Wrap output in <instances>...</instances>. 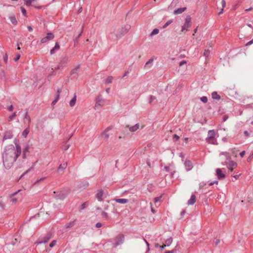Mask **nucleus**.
Returning a JSON list of instances; mask_svg holds the SVG:
<instances>
[{
    "mask_svg": "<svg viewBox=\"0 0 253 253\" xmlns=\"http://www.w3.org/2000/svg\"><path fill=\"white\" fill-rule=\"evenodd\" d=\"M16 149L13 145L7 147L2 154L3 165L8 169L11 168L13 163L21 153V146L15 141Z\"/></svg>",
    "mask_w": 253,
    "mask_h": 253,
    "instance_id": "f257e3e1",
    "label": "nucleus"
},
{
    "mask_svg": "<svg viewBox=\"0 0 253 253\" xmlns=\"http://www.w3.org/2000/svg\"><path fill=\"white\" fill-rule=\"evenodd\" d=\"M219 156L220 157L221 164L226 166L229 170L232 171L237 167V164L231 160V154L230 153L221 152Z\"/></svg>",
    "mask_w": 253,
    "mask_h": 253,
    "instance_id": "f03ea898",
    "label": "nucleus"
},
{
    "mask_svg": "<svg viewBox=\"0 0 253 253\" xmlns=\"http://www.w3.org/2000/svg\"><path fill=\"white\" fill-rule=\"evenodd\" d=\"M130 28L129 25H126L124 27L118 28V29H112V31L108 35V37L113 40H118L121 39L126 33L128 32Z\"/></svg>",
    "mask_w": 253,
    "mask_h": 253,
    "instance_id": "7ed1b4c3",
    "label": "nucleus"
},
{
    "mask_svg": "<svg viewBox=\"0 0 253 253\" xmlns=\"http://www.w3.org/2000/svg\"><path fill=\"white\" fill-rule=\"evenodd\" d=\"M52 237V235L50 233H47L44 236L40 237L37 241L36 242V244H41L42 243H47Z\"/></svg>",
    "mask_w": 253,
    "mask_h": 253,
    "instance_id": "20e7f679",
    "label": "nucleus"
},
{
    "mask_svg": "<svg viewBox=\"0 0 253 253\" xmlns=\"http://www.w3.org/2000/svg\"><path fill=\"white\" fill-rule=\"evenodd\" d=\"M191 18L189 15L187 16L185 18V23L182 27L181 31H187L191 26Z\"/></svg>",
    "mask_w": 253,
    "mask_h": 253,
    "instance_id": "39448f33",
    "label": "nucleus"
},
{
    "mask_svg": "<svg viewBox=\"0 0 253 253\" xmlns=\"http://www.w3.org/2000/svg\"><path fill=\"white\" fill-rule=\"evenodd\" d=\"M105 101L101 95H98L96 99V104L94 106L95 109H97L98 107L104 106Z\"/></svg>",
    "mask_w": 253,
    "mask_h": 253,
    "instance_id": "423d86ee",
    "label": "nucleus"
},
{
    "mask_svg": "<svg viewBox=\"0 0 253 253\" xmlns=\"http://www.w3.org/2000/svg\"><path fill=\"white\" fill-rule=\"evenodd\" d=\"M116 242L115 243V247H117V246L122 244L125 240V236L123 234L118 235L115 239Z\"/></svg>",
    "mask_w": 253,
    "mask_h": 253,
    "instance_id": "0eeeda50",
    "label": "nucleus"
},
{
    "mask_svg": "<svg viewBox=\"0 0 253 253\" xmlns=\"http://www.w3.org/2000/svg\"><path fill=\"white\" fill-rule=\"evenodd\" d=\"M69 192L70 191L69 190H64L58 193L56 196V198L60 200H64L68 195Z\"/></svg>",
    "mask_w": 253,
    "mask_h": 253,
    "instance_id": "6e6552de",
    "label": "nucleus"
},
{
    "mask_svg": "<svg viewBox=\"0 0 253 253\" xmlns=\"http://www.w3.org/2000/svg\"><path fill=\"white\" fill-rule=\"evenodd\" d=\"M112 126H110L107 127L104 131L101 134L99 138L101 139H104L106 140H108V139L109 137V135L108 133V132L112 129Z\"/></svg>",
    "mask_w": 253,
    "mask_h": 253,
    "instance_id": "1a4fd4ad",
    "label": "nucleus"
},
{
    "mask_svg": "<svg viewBox=\"0 0 253 253\" xmlns=\"http://www.w3.org/2000/svg\"><path fill=\"white\" fill-rule=\"evenodd\" d=\"M54 38V35L53 33H50V32L48 33L47 34V35L45 37H44L41 39V42L42 43H45V42H47L48 41L53 39Z\"/></svg>",
    "mask_w": 253,
    "mask_h": 253,
    "instance_id": "9d476101",
    "label": "nucleus"
},
{
    "mask_svg": "<svg viewBox=\"0 0 253 253\" xmlns=\"http://www.w3.org/2000/svg\"><path fill=\"white\" fill-rule=\"evenodd\" d=\"M69 62V60L68 58H63L59 63L58 66L55 68V70H58L63 68Z\"/></svg>",
    "mask_w": 253,
    "mask_h": 253,
    "instance_id": "9b49d317",
    "label": "nucleus"
},
{
    "mask_svg": "<svg viewBox=\"0 0 253 253\" xmlns=\"http://www.w3.org/2000/svg\"><path fill=\"white\" fill-rule=\"evenodd\" d=\"M80 69V65H77L74 69H73L70 72L71 76L76 77L78 75V73Z\"/></svg>",
    "mask_w": 253,
    "mask_h": 253,
    "instance_id": "f8f14e48",
    "label": "nucleus"
},
{
    "mask_svg": "<svg viewBox=\"0 0 253 253\" xmlns=\"http://www.w3.org/2000/svg\"><path fill=\"white\" fill-rule=\"evenodd\" d=\"M216 175L219 179H223L225 177V174L222 172V169L219 168L216 169Z\"/></svg>",
    "mask_w": 253,
    "mask_h": 253,
    "instance_id": "ddd939ff",
    "label": "nucleus"
},
{
    "mask_svg": "<svg viewBox=\"0 0 253 253\" xmlns=\"http://www.w3.org/2000/svg\"><path fill=\"white\" fill-rule=\"evenodd\" d=\"M20 191V190H19L12 194L10 197V201L11 202L14 204L17 202L18 198L15 197V196Z\"/></svg>",
    "mask_w": 253,
    "mask_h": 253,
    "instance_id": "4468645a",
    "label": "nucleus"
},
{
    "mask_svg": "<svg viewBox=\"0 0 253 253\" xmlns=\"http://www.w3.org/2000/svg\"><path fill=\"white\" fill-rule=\"evenodd\" d=\"M184 165L186 168V169L188 171L191 169L192 168H193L192 164L191 162L189 160L185 161L184 163Z\"/></svg>",
    "mask_w": 253,
    "mask_h": 253,
    "instance_id": "2eb2a0df",
    "label": "nucleus"
},
{
    "mask_svg": "<svg viewBox=\"0 0 253 253\" xmlns=\"http://www.w3.org/2000/svg\"><path fill=\"white\" fill-rule=\"evenodd\" d=\"M215 135L216 133L214 130H210L208 131V136L207 138H209L210 139L215 138Z\"/></svg>",
    "mask_w": 253,
    "mask_h": 253,
    "instance_id": "dca6fc26",
    "label": "nucleus"
},
{
    "mask_svg": "<svg viewBox=\"0 0 253 253\" xmlns=\"http://www.w3.org/2000/svg\"><path fill=\"white\" fill-rule=\"evenodd\" d=\"M102 196H103L102 190H98L97 194H96V197L97 199V200L100 202L102 201L103 200Z\"/></svg>",
    "mask_w": 253,
    "mask_h": 253,
    "instance_id": "f3484780",
    "label": "nucleus"
},
{
    "mask_svg": "<svg viewBox=\"0 0 253 253\" xmlns=\"http://www.w3.org/2000/svg\"><path fill=\"white\" fill-rule=\"evenodd\" d=\"M186 9V7H180V8H177L176 9H175L173 11V13L174 14H181V13H183Z\"/></svg>",
    "mask_w": 253,
    "mask_h": 253,
    "instance_id": "a211bd4d",
    "label": "nucleus"
},
{
    "mask_svg": "<svg viewBox=\"0 0 253 253\" xmlns=\"http://www.w3.org/2000/svg\"><path fill=\"white\" fill-rule=\"evenodd\" d=\"M196 202V196L195 195H192L190 199L188 201V204L189 205H193Z\"/></svg>",
    "mask_w": 253,
    "mask_h": 253,
    "instance_id": "6ab92c4d",
    "label": "nucleus"
},
{
    "mask_svg": "<svg viewBox=\"0 0 253 253\" xmlns=\"http://www.w3.org/2000/svg\"><path fill=\"white\" fill-rule=\"evenodd\" d=\"M60 48V45L58 42H56L54 47L51 49L50 51V54H53L56 50H59Z\"/></svg>",
    "mask_w": 253,
    "mask_h": 253,
    "instance_id": "aec40b11",
    "label": "nucleus"
},
{
    "mask_svg": "<svg viewBox=\"0 0 253 253\" xmlns=\"http://www.w3.org/2000/svg\"><path fill=\"white\" fill-rule=\"evenodd\" d=\"M61 92V89H58L57 90L56 96L55 99L52 102V103H51L52 105H55L57 103V102L58 101V100L59 99L60 94Z\"/></svg>",
    "mask_w": 253,
    "mask_h": 253,
    "instance_id": "412c9836",
    "label": "nucleus"
},
{
    "mask_svg": "<svg viewBox=\"0 0 253 253\" xmlns=\"http://www.w3.org/2000/svg\"><path fill=\"white\" fill-rule=\"evenodd\" d=\"M67 166V162H64L62 164H61L59 166L58 168V170H63L65 169Z\"/></svg>",
    "mask_w": 253,
    "mask_h": 253,
    "instance_id": "4be33fe9",
    "label": "nucleus"
},
{
    "mask_svg": "<svg viewBox=\"0 0 253 253\" xmlns=\"http://www.w3.org/2000/svg\"><path fill=\"white\" fill-rule=\"evenodd\" d=\"M115 201L118 203L124 204L128 202V200L126 199H115Z\"/></svg>",
    "mask_w": 253,
    "mask_h": 253,
    "instance_id": "5701e85b",
    "label": "nucleus"
},
{
    "mask_svg": "<svg viewBox=\"0 0 253 253\" xmlns=\"http://www.w3.org/2000/svg\"><path fill=\"white\" fill-rule=\"evenodd\" d=\"M139 124H136L134 126L129 127V129L131 132H134L139 128Z\"/></svg>",
    "mask_w": 253,
    "mask_h": 253,
    "instance_id": "b1692460",
    "label": "nucleus"
},
{
    "mask_svg": "<svg viewBox=\"0 0 253 253\" xmlns=\"http://www.w3.org/2000/svg\"><path fill=\"white\" fill-rule=\"evenodd\" d=\"M206 140L210 144H214V145H217L218 144L217 140H216V139L215 138H212V139H209V138H206Z\"/></svg>",
    "mask_w": 253,
    "mask_h": 253,
    "instance_id": "393cba45",
    "label": "nucleus"
},
{
    "mask_svg": "<svg viewBox=\"0 0 253 253\" xmlns=\"http://www.w3.org/2000/svg\"><path fill=\"white\" fill-rule=\"evenodd\" d=\"M211 97L213 99L219 100L220 99V96L216 91H214L211 93Z\"/></svg>",
    "mask_w": 253,
    "mask_h": 253,
    "instance_id": "a878e982",
    "label": "nucleus"
},
{
    "mask_svg": "<svg viewBox=\"0 0 253 253\" xmlns=\"http://www.w3.org/2000/svg\"><path fill=\"white\" fill-rule=\"evenodd\" d=\"M76 102V95H75L74 97L70 100L69 105L71 107H73L75 105Z\"/></svg>",
    "mask_w": 253,
    "mask_h": 253,
    "instance_id": "bb28decb",
    "label": "nucleus"
},
{
    "mask_svg": "<svg viewBox=\"0 0 253 253\" xmlns=\"http://www.w3.org/2000/svg\"><path fill=\"white\" fill-rule=\"evenodd\" d=\"M154 61V59L153 58H151V59H150L147 62H146V63H145V65L144 66V68H147V66H149V65H150V67H151L152 66V63Z\"/></svg>",
    "mask_w": 253,
    "mask_h": 253,
    "instance_id": "cd10ccee",
    "label": "nucleus"
},
{
    "mask_svg": "<svg viewBox=\"0 0 253 253\" xmlns=\"http://www.w3.org/2000/svg\"><path fill=\"white\" fill-rule=\"evenodd\" d=\"M221 5H222V8L221 9V10L218 12V14L220 15L223 12V8L226 5V1L224 0H222L221 2Z\"/></svg>",
    "mask_w": 253,
    "mask_h": 253,
    "instance_id": "c85d7f7f",
    "label": "nucleus"
},
{
    "mask_svg": "<svg viewBox=\"0 0 253 253\" xmlns=\"http://www.w3.org/2000/svg\"><path fill=\"white\" fill-rule=\"evenodd\" d=\"M229 150L231 151V153L233 156L235 157L237 156V153L238 150H236L235 148L230 149Z\"/></svg>",
    "mask_w": 253,
    "mask_h": 253,
    "instance_id": "c756f323",
    "label": "nucleus"
},
{
    "mask_svg": "<svg viewBox=\"0 0 253 253\" xmlns=\"http://www.w3.org/2000/svg\"><path fill=\"white\" fill-rule=\"evenodd\" d=\"M172 242V237H170L165 241V245H166L167 246H169L171 245Z\"/></svg>",
    "mask_w": 253,
    "mask_h": 253,
    "instance_id": "7c9ffc66",
    "label": "nucleus"
},
{
    "mask_svg": "<svg viewBox=\"0 0 253 253\" xmlns=\"http://www.w3.org/2000/svg\"><path fill=\"white\" fill-rule=\"evenodd\" d=\"M10 20L11 22L13 24H14V25L17 24V21L16 20V18L15 17V16H11V17H10Z\"/></svg>",
    "mask_w": 253,
    "mask_h": 253,
    "instance_id": "2f4dec72",
    "label": "nucleus"
},
{
    "mask_svg": "<svg viewBox=\"0 0 253 253\" xmlns=\"http://www.w3.org/2000/svg\"><path fill=\"white\" fill-rule=\"evenodd\" d=\"M16 112H14L12 115H11V116H10L8 118V120L9 122H11L12 121L14 118L15 117H16Z\"/></svg>",
    "mask_w": 253,
    "mask_h": 253,
    "instance_id": "473e14b6",
    "label": "nucleus"
},
{
    "mask_svg": "<svg viewBox=\"0 0 253 253\" xmlns=\"http://www.w3.org/2000/svg\"><path fill=\"white\" fill-rule=\"evenodd\" d=\"M29 132V130L28 128H26L24 130V131L22 132V136L24 137H26L27 136V135L28 134Z\"/></svg>",
    "mask_w": 253,
    "mask_h": 253,
    "instance_id": "72a5a7b5",
    "label": "nucleus"
},
{
    "mask_svg": "<svg viewBox=\"0 0 253 253\" xmlns=\"http://www.w3.org/2000/svg\"><path fill=\"white\" fill-rule=\"evenodd\" d=\"M74 225V221H71L69 223L66 224L65 225V227L66 228H69V227H73Z\"/></svg>",
    "mask_w": 253,
    "mask_h": 253,
    "instance_id": "f704fd0d",
    "label": "nucleus"
},
{
    "mask_svg": "<svg viewBox=\"0 0 253 253\" xmlns=\"http://www.w3.org/2000/svg\"><path fill=\"white\" fill-rule=\"evenodd\" d=\"M24 120L28 121L29 123L31 122V118L28 115L27 112L25 114Z\"/></svg>",
    "mask_w": 253,
    "mask_h": 253,
    "instance_id": "c9c22d12",
    "label": "nucleus"
},
{
    "mask_svg": "<svg viewBox=\"0 0 253 253\" xmlns=\"http://www.w3.org/2000/svg\"><path fill=\"white\" fill-rule=\"evenodd\" d=\"M159 29H158L157 28H155L151 32V36H153V35H157V34H158L159 33Z\"/></svg>",
    "mask_w": 253,
    "mask_h": 253,
    "instance_id": "e433bc0d",
    "label": "nucleus"
},
{
    "mask_svg": "<svg viewBox=\"0 0 253 253\" xmlns=\"http://www.w3.org/2000/svg\"><path fill=\"white\" fill-rule=\"evenodd\" d=\"M34 169V166L32 167L31 168L25 171L23 174L21 175V178H22L24 175L27 174L28 172H29L31 170Z\"/></svg>",
    "mask_w": 253,
    "mask_h": 253,
    "instance_id": "4c0bfd02",
    "label": "nucleus"
},
{
    "mask_svg": "<svg viewBox=\"0 0 253 253\" xmlns=\"http://www.w3.org/2000/svg\"><path fill=\"white\" fill-rule=\"evenodd\" d=\"M200 100L204 103H206L208 102V98L206 96H203L200 98Z\"/></svg>",
    "mask_w": 253,
    "mask_h": 253,
    "instance_id": "58836bf2",
    "label": "nucleus"
},
{
    "mask_svg": "<svg viewBox=\"0 0 253 253\" xmlns=\"http://www.w3.org/2000/svg\"><path fill=\"white\" fill-rule=\"evenodd\" d=\"M210 54V50L209 49H205L204 52V55L208 57Z\"/></svg>",
    "mask_w": 253,
    "mask_h": 253,
    "instance_id": "ea45409f",
    "label": "nucleus"
},
{
    "mask_svg": "<svg viewBox=\"0 0 253 253\" xmlns=\"http://www.w3.org/2000/svg\"><path fill=\"white\" fill-rule=\"evenodd\" d=\"M45 178L44 177H42L39 179H38L36 182H35L34 185H38L39 183L41 181H42Z\"/></svg>",
    "mask_w": 253,
    "mask_h": 253,
    "instance_id": "a19ab883",
    "label": "nucleus"
},
{
    "mask_svg": "<svg viewBox=\"0 0 253 253\" xmlns=\"http://www.w3.org/2000/svg\"><path fill=\"white\" fill-rule=\"evenodd\" d=\"M88 206V204L86 202L84 203L83 204H82L80 210H82L86 208Z\"/></svg>",
    "mask_w": 253,
    "mask_h": 253,
    "instance_id": "79ce46f5",
    "label": "nucleus"
},
{
    "mask_svg": "<svg viewBox=\"0 0 253 253\" xmlns=\"http://www.w3.org/2000/svg\"><path fill=\"white\" fill-rule=\"evenodd\" d=\"M156 99V97L153 96V95H150V97H149V103L150 104L152 103V102L155 100Z\"/></svg>",
    "mask_w": 253,
    "mask_h": 253,
    "instance_id": "37998d69",
    "label": "nucleus"
},
{
    "mask_svg": "<svg viewBox=\"0 0 253 253\" xmlns=\"http://www.w3.org/2000/svg\"><path fill=\"white\" fill-rule=\"evenodd\" d=\"M112 82V77H108V78L106 80V83L110 84Z\"/></svg>",
    "mask_w": 253,
    "mask_h": 253,
    "instance_id": "c03bdc74",
    "label": "nucleus"
},
{
    "mask_svg": "<svg viewBox=\"0 0 253 253\" xmlns=\"http://www.w3.org/2000/svg\"><path fill=\"white\" fill-rule=\"evenodd\" d=\"M35 0H26L25 1V4L27 6H30L32 2L34 1Z\"/></svg>",
    "mask_w": 253,
    "mask_h": 253,
    "instance_id": "a18cd8bd",
    "label": "nucleus"
},
{
    "mask_svg": "<svg viewBox=\"0 0 253 253\" xmlns=\"http://www.w3.org/2000/svg\"><path fill=\"white\" fill-rule=\"evenodd\" d=\"M56 244V240H53L50 244H49V247L50 248L53 247Z\"/></svg>",
    "mask_w": 253,
    "mask_h": 253,
    "instance_id": "49530a36",
    "label": "nucleus"
},
{
    "mask_svg": "<svg viewBox=\"0 0 253 253\" xmlns=\"http://www.w3.org/2000/svg\"><path fill=\"white\" fill-rule=\"evenodd\" d=\"M101 215L104 217L106 219L108 218V213L105 211H102Z\"/></svg>",
    "mask_w": 253,
    "mask_h": 253,
    "instance_id": "de8ad7c7",
    "label": "nucleus"
},
{
    "mask_svg": "<svg viewBox=\"0 0 253 253\" xmlns=\"http://www.w3.org/2000/svg\"><path fill=\"white\" fill-rule=\"evenodd\" d=\"M253 159V152L252 154H251V155L248 158L247 161L248 162H250L252 159Z\"/></svg>",
    "mask_w": 253,
    "mask_h": 253,
    "instance_id": "09e8293b",
    "label": "nucleus"
},
{
    "mask_svg": "<svg viewBox=\"0 0 253 253\" xmlns=\"http://www.w3.org/2000/svg\"><path fill=\"white\" fill-rule=\"evenodd\" d=\"M172 23V21L171 20H169L168 21H167L165 24V25H164V28H166L167 26H168L170 24H171Z\"/></svg>",
    "mask_w": 253,
    "mask_h": 253,
    "instance_id": "8fccbe9b",
    "label": "nucleus"
},
{
    "mask_svg": "<svg viewBox=\"0 0 253 253\" xmlns=\"http://www.w3.org/2000/svg\"><path fill=\"white\" fill-rule=\"evenodd\" d=\"M21 12H22V14L24 16H26V9L24 7H21Z\"/></svg>",
    "mask_w": 253,
    "mask_h": 253,
    "instance_id": "3c124183",
    "label": "nucleus"
},
{
    "mask_svg": "<svg viewBox=\"0 0 253 253\" xmlns=\"http://www.w3.org/2000/svg\"><path fill=\"white\" fill-rule=\"evenodd\" d=\"M250 133L247 130H245L244 131V134L246 137H248L250 135Z\"/></svg>",
    "mask_w": 253,
    "mask_h": 253,
    "instance_id": "603ef678",
    "label": "nucleus"
},
{
    "mask_svg": "<svg viewBox=\"0 0 253 253\" xmlns=\"http://www.w3.org/2000/svg\"><path fill=\"white\" fill-rule=\"evenodd\" d=\"M161 198V197H158L154 198V202L155 203H157V202H159L160 201V199Z\"/></svg>",
    "mask_w": 253,
    "mask_h": 253,
    "instance_id": "864d4df0",
    "label": "nucleus"
},
{
    "mask_svg": "<svg viewBox=\"0 0 253 253\" xmlns=\"http://www.w3.org/2000/svg\"><path fill=\"white\" fill-rule=\"evenodd\" d=\"M3 60L5 63L7 62L8 61V56L6 54L3 57Z\"/></svg>",
    "mask_w": 253,
    "mask_h": 253,
    "instance_id": "5fc2aeb1",
    "label": "nucleus"
},
{
    "mask_svg": "<svg viewBox=\"0 0 253 253\" xmlns=\"http://www.w3.org/2000/svg\"><path fill=\"white\" fill-rule=\"evenodd\" d=\"M29 148L28 146H26L25 148H24L23 152L27 153L29 152Z\"/></svg>",
    "mask_w": 253,
    "mask_h": 253,
    "instance_id": "6e6d98bb",
    "label": "nucleus"
},
{
    "mask_svg": "<svg viewBox=\"0 0 253 253\" xmlns=\"http://www.w3.org/2000/svg\"><path fill=\"white\" fill-rule=\"evenodd\" d=\"M185 213H186V211L185 210H183L181 213H180V215H181V218H183L184 215L185 214Z\"/></svg>",
    "mask_w": 253,
    "mask_h": 253,
    "instance_id": "4d7b16f0",
    "label": "nucleus"
},
{
    "mask_svg": "<svg viewBox=\"0 0 253 253\" xmlns=\"http://www.w3.org/2000/svg\"><path fill=\"white\" fill-rule=\"evenodd\" d=\"M83 29H84V26H82L81 27V33L78 35V36L76 38L79 39L81 37V36L82 35V34L83 33Z\"/></svg>",
    "mask_w": 253,
    "mask_h": 253,
    "instance_id": "13d9d810",
    "label": "nucleus"
},
{
    "mask_svg": "<svg viewBox=\"0 0 253 253\" xmlns=\"http://www.w3.org/2000/svg\"><path fill=\"white\" fill-rule=\"evenodd\" d=\"M7 109L9 111H12L13 110V106L12 105H10L8 107Z\"/></svg>",
    "mask_w": 253,
    "mask_h": 253,
    "instance_id": "bf43d9fd",
    "label": "nucleus"
},
{
    "mask_svg": "<svg viewBox=\"0 0 253 253\" xmlns=\"http://www.w3.org/2000/svg\"><path fill=\"white\" fill-rule=\"evenodd\" d=\"M19 242L20 241H19L18 239L15 238L14 241H12V245H14L16 244V243L17 242Z\"/></svg>",
    "mask_w": 253,
    "mask_h": 253,
    "instance_id": "052dcab7",
    "label": "nucleus"
},
{
    "mask_svg": "<svg viewBox=\"0 0 253 253\" xmlns=\"http://www.w3.org/2000/svg\"><path fill=\"white\" fill-rule=\"evenodd\" d=\"M20 57V54H18V55H17L16 57L14 58L13 60H14V61L15 62H16L17 61H18L19 60Z\"/></svg>",
    "mask_w": 253,
    "mask_h": 253,
    "instance_id": "680f3d73",
    "label": "nucleus"
},
{
    "mask_svg": "<svg viewBox=\"0 0 253 253\" xmlns=\"http://www.w3.org/2000/svg\"><path fill=\"white\" fill-rule=\"evenodd\" d=\"M252 43H253V39L251 41H250L249 42H248L246 43V46H249V45H251Z\"/></svg>",
    "mask_w": 253,
    "mask_h": 253,
    "instance_id": "e2e57ef3",
    "label": "nucleus"
},
{
    "mask_svg": "<svg viewBox=\"0 0 253 253\" xmlns=\"http://www.w3.org/2000/svg\"><path fill=\"white\" fill-rule=\"evenodd\" d=\"M173 139H175V140H177L179 139V137L176 134H174L173 136Z\"/></svg>",
    "mask_w": 253,
    "mask_h": 253,
    "instance_id": "0e129e2a",
    "label": "nucleus"
},
{
    "mask_svg": "<svg viewBox=\"0 0 253 253\" xmlns=\"http://www.w3.org/2000/svg\"><path fill=\"white\" fill-rule=\"evenodd\" d=\"M186 63V61L185 60H183L179 63V66H182Z\"/></svg>",
    "mask_w": 253,
    "mask_h": 253,
    "instance_id": "69168bd1",
    "label": "nucleus"
},
{
    "mask_svg": "<svg viewBox=\"0 0 253 253\" xmlns=\"http://www.w3.org/2000/svg\"><path fill=\"white\" fill-rule=\"evenodd\" d=\"M102 224L100 222H97L96 224V227L97 228H100L102 226Z\"/></svg>",
    "mask_w": 253,
    "mask_h": 253,
    "instance_id": "338daca9",
    "label": "nucleus"
},
{
    "mask_svg": "<svg viewBox=\"0 0 253 253\" xmlns=\"http://www.w3.org/2000/svg\"><path fill=\"white\" fill-rule=\"evenodd\" d=\"M245 153H246L245 151H243L242 152H241L240 153V156H241L242 158H243V157L244 156V155H245Z\"/></svg>",
    "mask_w": 253,
    "mask_h": 253,
    "instance_id": "774afa93",
    "label": "nucleus"
}]
</instances>
